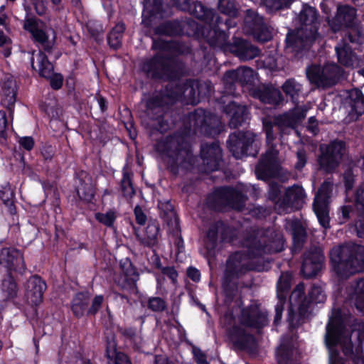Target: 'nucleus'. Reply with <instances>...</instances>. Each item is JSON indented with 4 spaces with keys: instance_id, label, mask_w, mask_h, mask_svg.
<instances>
[{
    "instance_id": "obj_1",
    "label": "nucleus",
    "mask_w": 364,
    "mask_h": 364,
    "mask_svg": "<svg viewBox=\"0 0 364 364\" xmlns=\"http://www.w3.org/2000/svg\"><path fill=\"white\" fill-rule=\"evenodd\" d=\"M235 26L231 19L216 18L213 24L197 26L196 34L202 38L210 48H218L225 54H232L240 60L254 59L260 54V50L250 41L240 37L234 36L232 41L229 38V29Z\"/></svg>"
},
{
    "instance_id": "obj_2",
    "label": "nucleus",
    "mask_w": 364,
    "mask_h": 364,
    "mask_svg": "<svg viewBox=\"0 0 364 364\" xmlns=\"http://www.w3.org/2000/svg\"><path fill=\"white\" fill-rule=\"evenodd\" d=\"M186 45L179 41L170 40L167 52H158L141 60L140 70L146 77L154 80L175 82L183 75L185 64L178 55L186 51Z\"/></svg>"
},
{
    "instance_id": "obj_3",
    "label": "nucleus",
    "mask_w": 364,
    "mask_h": 364,
    "mask_svg": "<svg viewBox=\"0 0 364 364\" xmlns=\"http://www.w3.org/2000/svg\"><path fill=\"white\" fill-rule=\"evenodd\" d=\"M319 14L315 7L307 4L302 5L297 20L299 27L289 29L285 38L286 48L295 58H303L318 37Z\"/></svg>"
},
{
    "instance_id": "obj_4",
    "label": "nucleus",
    "mask_w": 364,
    "mask_h": 364,
    "mask_svg": "<svg viewBox=\"0 0 364 364\" xmlns=\"http://www.w3.org/2000/svg\"><path fill=\"white\" fill-rule=\"evenodd\" d=\"M154 149L174 176L178 175L180 168L188 169L193 164L191 145L181 134L174 132L156 139Z\"/></svg>"
},
{
    "instance_id": "obj_5",
    "label": "nucleus",
    "mask_w": 364,
    "mask_h": 364,
    "mask_svg": "<svg viewBox=\"0 0 364 364\" xmlns=\"http://www.w3.org/2000/svg\"><path fill=\"white\" fill-rule=\"evenodd\" d=\"M325 301L326 294L319 285L312 284L306 296L304 284L299 283L289 295V307L287 318L289 328H299L311 314L314 306L322 304Z\"/></svg>"
},
{
    "instance_id": "obj_6",
    "label": "nucleus",
    "mask_w": 364,
    "mask_h": 364,
    "mask_svg": "<svg viewBox=\"0 0 364 364\" xmlns=\"http://www.w3.org/2000/svg\"><path fill=\"white\" fill-rule=\"evenodd\" d=\"M332 271L341 279L364 272V245L353 243L333 247L330 251Z\"/></svg>"
},
{
    "instance_id": "obj_7",
    "label": "nucleus",
    "mask_w": 364,
    "mask_h": 364,
    "mask_svg": "<svg viewBox=\"0 0 364 364\" xmlns=\"http://www.w3.org/2000/svg\"><path fill=\"white\" fill-rule=\"evenodd\" d=\"M147 117L156 123L152 129L161 134L167 132L171 128L170 108L159 91H156L145 102Z\"/></svg>"
},
{
    "instance_id": "obj_8",
    "label": "nucleus",
    "mask_w": 364,
    "mask_h": 364,
    "mask_svg": "<svg viewBox=\"0 0 364 364\" xmlns=\"http://www.w3.org/2000/svg\"><path fill=\"white\" fill-rule=\"evenodd\" d=\"M306 77L311 85L318 88H329L338 84L342 79L344 70L336 63L321 67L311 65L306 69Z\"/></svg>"
},
{
    "instance_id": "obj_9",
    "label": "nucleus",
    "mask_w": 364,
    "mask_h": 364,
    "mask_svg": "<svg viewBox=\"0 0 364 364\" xmlns=\"http://www.w3.org/2000/svg\"><path fill=\"white\" fill-rule=\"evenodd\" d=\"M91 293L80 291L75 293L70 301V310L75 318L80 319L83 316H95L100 310L104 303V296L95 295L91 301Z\"/></svg>"
},
{
    "instance_id": "obj_10",
    "label": "nucleus",
    "mask_w": 364,
    "mask_h": 364,
    "mask_svg": "<svg viewBox=\"0 0 364 364\" xmlns=\"http://www.w3.org/2000/svg\"><path fill=\"white\" fill-rule=\"evenodd\" d=\"M256 134L252 131L238 130L230 133L227 140V147L236 159L255 156L258 151L253 148Z\"/></svg>"
},
{
    "instance_id": "obj_11",
    "label": "nucleus",
    "mask_w": 364,
    "mask_h": 364,
    "mask_svg": "<svg viewBox=\"0 0 364 364\" xmlns=\"http://www.w3.org/2000/svg\"><path fill=\"white\" fill-rule=\"evenodd\" d=\"M346 151V144L343 140L334 139L325 147L321 146V154L318 159L321 169L326 173L333 172L340 165Z\"/></svg>"
},
{
    "instance_id": "obj_12",
    "label": "nucleus",
    "mask_w": 364,
    "mask_h": 364,
    "mask_svg": "<svg viewBox=\"0 0 364 364\" xmlns=\"http://www.w3.org/2000/svg\"><path fill=\"white\" fill-rule=\"evenodd\" d=\"M325 342L326 346L331 351V357L338 356L336 349L337 345L345 338L346 323L341 309H335L332 311V316L326 325Z\"/></svg>"
},
{
    "instance_id": "obj_13",
    "label": "nucleus",
    "mask_w": 364,
    "mask_h": 364,
    "mask_svg": "<svg viewBox=\"0 0 364 364\" xmlns=\"http://www.w3.org/2000/svg\"><path fill=\"white\" fill-rule=\"evenodd\" d=\"M263 131L266 134L268 144L272 143L277 137L282 138L284 135L289 134L291 129L296 125L289 112L275 116L272 120L269 118L262 119Z\"/></svg>"
},
{
    "instance_id": "obj_14",
    "label": "nucleus",
    "mask_w": 364,
    "mask_h": 364,
    "mask_svg": "<svg viewBox=\"0 0 364 364\" xmlns=\"http://www.w3.org/2000/svg\"><path fill=\"white\" fill-rule=\"evenodd\" d=\"M255 270L257 269L246 257L245 251L237 250L230 254L227 258L223 275L237 280Z\"/></svg>"
},
{
    "instance_id": "obj_15",
    "label": "nucleus",
    "mask_w": 364,
    "mask_h": 364,
    "mask_svg": "<svg viewBox=\"0 0 364 364\" xmlns=\"http://www.w3.org/2000/svg\"><path fill=\"white\" fill-rule=\"evenodd\" d=\"M239 321L244 327L261 330L269 323L268 313L260 304L252 303L241 309Z\"/></svg>"
},
{
    "instance_id": "obj_16",
    "label": "nucleus",
    "mask_w": 364,
    "mask_h": 364,
    "mask_svg": "<svg viewBox=\"0 0 364 364\" xmlns=\"http://www.w3.org/2000/svg\"><path fill=\"white\" fill-rule=\"evenodd\" d=\"M245 28L247 32L258 42L269 41L272 37V29L262 16L252 10H247L245 17Z\"/></svg>"
},
{
    "instance_id": "obj_17",
    "label": "nucleus",
    "mask_w": 364,
    "mask_h": 364,
    "mask_svg": "<svg viewBox=\"0 0 364 364\" xmlns=\"http://www.w3.org/2000/svg\"><path fill=\"white\" fill-rule=\"evenodd\" d=\"M226 334L235 350L250 353L257 350L255 336L248 333L242 326L234 324L226 330Z\"/></svg>"
},
{
    "instance_id": "obj_18",
    "label": "nucleus",
    "mask_w": 364,
    "mask_h": 364,
    "mask_svg": "<svg viewBox=\"0 0 364 364\" xmlns=\"http://www.w3.org/2000/svg\"><path fill=\"white\" fill-rule=\"evenodd\" d=\"M193 127L202 134L214 137L221 132V122L214 113L205 109H196L193 114Z\"/></svg>"
},
{
    "instance_id": "obj_19",
    "label": "nucleus",
    "mask_w": 364,
    "mask_h": 364,
    "mask_svg": "<svg viewBox=\"0 0 364 364\" xmlns=\"http://www.w3.org/2000/svg\"><path fill=\"white\" fill-rule=\"evenodd\" d=\"M200 156L202 160L201 171L205 173L219 170L223 162V150L218 141L202 143Z\"/></svg>"
},
{
    "instance_id": "obj_20",
    "label": "nucleus",
    "mask_w": 364,
    "mask_h": 364,
    "mask_svg": "<svg viewBox=\"0 0 364 364\" xmlns=\"http://www.w3.org/2000/svg\"><path fill=\"white\" fill-rule=\"evenodd\" d=\"M26 16L23 25V28L31 34V38L34 43L40 45L43 50L50 53L54 46V41L49 40L47 32L39 27V23H43L42 20L33 16H29V9H26Z\"/></svg>"
},
{
    "instance_id": "obj_21",
    "label": "nucleus",
    "mask_w": 364,
    "mask_h": 364,
    "mask_svg": "<svg viewBox=\"0 0 364 364\" xmlns=\"http://www.w3.org/2000/svg\"><path fill=\"white\" fill-rule=\"evenodd\" d=\"M173 4L178 9L188 12L191 16L196 18L202 21L204 24H200V26H205L208 24H213V18L215 17V13L213 9H209L203 5L201 1H196L191 2V0H171ZM199 23L194 22L196 29ZM196 34V30L195 31Z\"/></svg>"
},
{
    "instance_id": "obj_22",
    "label": "nucleus",
    "mask_w": 364,
    "mask_h": 364,
    "mask_svg": "<svg viewBox=\"0 0 364 364\" xmlns=\"http://www.w3.org/2000/svg\"><path fill=\"white\" fill-rule=\"evenodd\" d=\"M324 255L323 250L318 247H311L302 255L301 274L305 279L316 277L323 267Z\"/></svg>"
},
{
    "instance_id": "obj_23",
    "label": "nucleus",
    "mask_w": 364,
    "mask_h": 364,
    "mask_svg": "<svg viewBox=\"0 0 364 364\" xmlns=\"http://www.w3.org/2000/svg\"><path fill=\"white\" fill-rule=\"evenodd\" d=\"M0 265L6 272L17 273L21 276L27 270L23 252L16 247H3L0 250Z\"/></svg>"
},
{
    "instance_id": "obj_24",
    "label": "nucleus",
    "mask_w": 364,
    "mask_h": 364,
    "mask_svg": "<svg viewBox=\"0 0 364 364\" xmlns=\"http://www.w3.org/2000/svg\"><path fill=\"white\" fill-rule=\"evenodd\" d=\"M249 95L261 103L277 107L284 100L282 92L272 83L259 84L249 89Z\"/></svg>"
},
{
    "instance_id": "obj_25",
    "label": "nucleus",
    "mask_w": 364,
    "mask_h": 364,
    "mask_svg": "<svg viewBox=\"0 0 364 364\" xmlns=\"http://www.w3.org/2000/svg\"><path fill=\"white\" fill-rule=\"evenodd\" d=\"M357 10L349 4H338L335 16L328 21L333 33L349 28L356 24Z\"/></svg>"
},
{
    "instance_id": "obj_26",
    "label": "nucleus",
    "mask_w": 364,
    "mask_h": 364,
    "mask_svg": "<svg viewBox=\"0 0 364 364\" xmlns=\"http://www.w3.org/2000/svg\"><path fill=\"white\" fill-rule=\"evenodd\" d=\"M223 111L229 118L228 124L232 129H237L250 123L251 114L247 105L230 100L223 107Z\"/></svg>"
},
{
    "instance_id": "obj_27",
    "label": "nucleus",
    "mask_w": 364,
    "mask_h": 364,
    "mask_svg": "<svg viewBox=\"0 0 364 364\" xmlns=\"http://www.w3.org/2000/svg\"><path fill=\"white\" fill-rule=\"evenodd\" d=\"M305 198L304 189L300 186L294 185L286 190L279 205L285 211L299 210L303 208Z\"/></svg>"
},
{
    "instance_id": "obj_28",
    "label": "nucleus",
    "mask_w": 364,
    "mask_h": 364,
    "mask_svg": "<svg viewBox=\"0 0 364 364\" xmlns=\"http://www.w3.org/2000/svg\"><path fill=\"white\" fill-rule=\"evenodd\" d=\"M215 194L227 206L236 210H242L247 200L245 194L232 186L220 187L216 190Z\"/></svg>"
},
{
    "instance_id": "obj_29",
    "label": "nucleus",
    "mask_w": 364,
    "mask_h": 364,
    "mask_svg": "<svg viewBox=\"0 0 364 364\" xmlns=\"http://www.w3.org/2000/svg\"><path fill=\"white\" fill-rule=\"evenodd\" d=\"M1 105L9 112V117L13 119L18 87L16 82L11 76L5 77L1 84Z\"/></svg>"
},
{
    "instance_id": "obj_30",
    "label": "nucleus",
    "mask_w": 364,
    "mask_h": 364,
    "mask_svg": "<svg viewBox=\"0 0 364 364\" xmlns=\"http://www.w3.org/2000/svg\"><path fill=\"white\" fill-rule=\"evenodd\" d=\"M75 178L79 181L75 189L76 196L85 204L91 203L95 195L92 177L87 171L81 170L75 173Z\"/></svg>"
},
{
    "instance_id": "obj_31",
    "label": "nucleus",
    "mask_w": 364,
    "mask_h": 364,
    "mask_svg": "<svg viewBox=\"0 0 364 364\" xmlns=\"http://www.w3.org/2000/svg\"><path fill=\"white\" fill-rule=\"evenodd\" d=\"M0 291L4 302H12L17 299L19 285L18 277L11 272H5L0 279Z\"/></svg>"
},
{
    "instance_id": "obj_32",
    "label": "nucleus",
    "mask_w": 364,
    "mask_h": 364,
    "mask_svg": "<svg viewBox=\"0 0 364 364\" xmlns=\"http://www.w3.org/2000/svg\"><path fill=\"white\" fill-rule=\"evenodd\" d=\"M46 289L47 284L41 277L38 274L32 275L27 282L26 296L33 306H38L43 301Z\"/></svg>"
},
{
    "instance_id": "obj_33",
    "label": "nucleus",
    "mask_w": 364,
    "mask_h": 364,
    "mask_svg": "<svg viewBox=\"0 0 364 364\" xmlns=\"http://www.w3.org/2000/svg\"><path fill=\"white\" fill-rule=\"evenodd\" d=\"M338 63L346 68H353L359 64V56L346 38H342L335 46Z\"/></svg>"
},
{
    "instance_id": "obj_34",
    "label": "nucleus",
    "mask_w": 364,
    "mask_h": 364,
    "mask_svg": "<svg viewBox=\"0 0 364 364\" xmlns=\"http://www.w3.org/2000/svg\"><path fill=\"white\" fill-rule=\"evenodd\" d=\"M134 235L140 244L147 247H154L159 243L160 235V226L156 220H149L144 233L140 235L139 229L133 227Z\"/></svg>"
},
{
    "instance_id": "obj_35",
    "label": "nucleus",
    "mask_w": 364,
    "mask_h": 364,
    "mask_svg": "<svg viewBox=\"0 0 364 364\" xmlns=\"http://www.w3.org/2000/svg\"><path fill=\"white\" fill-rule=\"evenodd\" d=\"M278 172L279 166L276 161L270 156L260 159L255 168L257 178L264 181L275 178Z\"/></svg>"
},
{
    "instance_id": "obj_36",
    "label": "nucleus",
    "mask_w": 364,
    "mask_h": 364,
    "mask_svg": "<svg viewBox=\"0 0 364 364\" xmlns=\"http://www.w3.org/2000/svg\"><path fill=\"white\" fill-rule=\"evenodd\" d=\"M223 220H219L210 224L203 240L204 247L208 257H215L217 253L219 237V226Z\"/></svg>"
},
{
    "instance_id": "obj_37",
    "label": "nucleus",
    "mask_w": 364,
    "mask_h": 364,
    "mask_svg": "<svg viewBox=\"0 0 364 364\" xmlns=\"http://www.w3.org/2000/svg\"><path fill=\"white\" fill-rule=\"evenodd\" d=\"M292 247L291 252L295 255L299 253L302 249L307 240V232L301 221L299 220H293L290 224Z\"/></svg>"
},
{
    "instance_id": "obj_38",
    "label": "nucleus",
    "mask_w": 364,
    "mask_h": 364,
    "mask_svg": "<svg viewBox=\"0 0 364 364\" xmlns=\"http://www.w3.org/2000/svg\"><path fill=\"white\" fill-rule=\"evenodd\" d=\"M155 35L176 37L184 33L183 23L178 19L168 20L159 23L154 28Z\"/></svg>"
},
{
    "instance_id": "obj_39",
    "label": "nucleus",
    "mask_w": 364,
    "mask_h": 364,
    "mask_svg": "<svg viewBox=\"0 0 364 364\" xmlns=\"http://www.w3.org/2000/svg\"><path fill=\"white\" fill-rule=\"evenodd\" d=\"M37 62L38 63V69H37L34 65V57L32 55L31 57V65L33 70L38 71L40 77L43 78H48L50 75L53 73L54 67L53 64L48 60L46 54L42 51L39 50L37 55Z\"/></svg>"
},
{
    "instance_id": "obj_40",
    "label": "nucleus",
    "mask_w": 364,
    "mask_h": 364,
    "mask_svg": "<svg viewBox=\"0 0 364 364\" xmlns=\"http://www.w3.org/2000/svg\"><path fill=\"white\" fill-rule=\"evenodd\" d=\"M159 91L164 100L167 102V105L170 109L183 97V90H181V82L176 83L175 85L168 84Z\"/></svg>"
},
{
    "instance_id": "obj_41",
    "label": "nucleus",
    "mask_w": 364,
    "mask_h": 364,
    "mask_svg": "<svg viewBox=\"0 0 364 364\" xmlns=\"http://www.w3.org/2000/svg\"><path fill=\"white\" fill-rule=\"evenodd\" d=\"M235 279L223 275L222 282V294L225 305L230 306L234 301L238 291V282Z\"/></svg>"
},
{
    "instance_id": "obj_42",
    "label": "nucleus",
    "mask_w": 364,
    "mask_h": 364,
    "mask_svg": "<svg viewBox=\"0 0 364 364\" xmlns=\"http://www.w3.org/2000/svg\"><path fill=\"white\" fill-rule=\"evenodd\" d=\"M126 30L123 22L117 23L107 34V40L109 48L114 50H119L122 46V38Z\"/></svg>"
},
{
    "instance_id": "obj_43",
    "label": "nucleus",
    "mask_w": 364,
    "mask_h": 364,
    "mask_svg": "<svg viewBox=\"0 0 364 364\" xmlns=\"http://www.w3.org/2000/svg\"><path fill=\"white\" fill-rule=\"evenodd\" d=\"M282 90L293 103H297L303 90V85L294 78L287 79L282 85Z\"/></svg>"
},
{
    "instance_id": "obj_44",
    "label": "nucleus",
    "mask_w": 364,
    "mask_h": 364,
    "mask_svg": "<svg viewBox=\"0 0 364 364\" xmlns=\"http://www.w3.org/2000/svg\"><path fill=\"white\" fill-rule=\"evenodd\" d=\"M239 85L242 87H247L249 90L255 85L257 79V73L249 67H240L236 70Z\"/></svg>"
},
{
    "instance_id": "obj_45",
    "label": "nucleus",
    "mask_w": 364,
    "mask_h": 364,
    "mask_svg": "<svg viewBox=\"0 0 364 364\" xmlns=\"http://www.w3.org/2000/svg\"><path fill=\"white\" fill-rule=\"evenodd\" d=\"M354 330L358 331L357 345L354 350L353 362L355 364H364V321L358 323Z\"/></svg>"
},
{
    "instance_id": "obj_46",
    "label": "nucleus",
    "mask_w": 364,
    "mask_h": 364,
    "mask_svg": "<svg viewBox=\"0 0 364 364\" xmlns=\"http://www.w3.org/2000/svg\"><path fill=\"white\" fill-rule=\"evenodd\" d=\"M164 13L162 0H144L142 16L144 18H156Z\"/></svg>"
},
{
    "instance_id": "obj_47",
    "label": "nucleus",
    "mask_w": 364,
    "mask_h": 364,
    "mask_svg": "<svg viewBox=\"0 0 364 364\" xmlns=\"http://www.w3.org/2000/svg\"><path fill=\"white\" fill-rule=\"evenodd\" d=\"M349 105L352 111L360 116L364 113V95L358 88L348 92Z\"/></svg>"
},
{
    "instance_id": "obj_48",
    "label": "nucleus",
    "mask_w": 364,
    "mask_h": 364,
    "mask_svg": "<svg viewBox=\"0 0 364 364\" xmlns=\"http://www.w3.org/2000/svg\"><path fill=\"white\" fill-rule=\"evenodd\" d=\"M313 208L315 214L316 215L319 224L321 225V227H323L325 229L329 228L330 218L328 215V211L325 207L323 202L321 201L318 199V195H316L315 197L313 204Z\"/></svg>"
},
{
    "instance_id": "obj_49",
    "label": "nucleus",
    "mask_w": 364,
    "mask_h": 364,
    "mask_svg": "<svg viewBox=\"0 0 364 364\" xmlns=\"http://www.w3.org/2000/svg\"><path fill=\"white\" fill-rule=\"evenodd\" d=\"M181 83L183 97L187 98L188 102L194 105L199 103L196 81L189 79Z\"/></svg>"
},
{
    "instance_id": "obj_50",
    "label": "nucleus",
    "mask_w": 364,
    "mask_h": 364,
    "mask_svg": "<svg viewBox=\"0 0 364 364\" xmlns=\"http://www.w3.org/2000/svg\"><path fill=\"white\" fill-rule=\"evenodd\" d=\"M218 9L220 13L227 16L225 18L222 17L223 21H225L227 18L230 19V16H235L237 14V9H236L235 4L232 0H218ZM213 10L215 11L214 9ZM218 17L221 18V16H219L217 15V14H215V17L213 18V23L215 22L216 18Z\"/></svg>"
},
{
    "instance_id": "obj_51",
    "label": "nucleus",
    "mask_w": 364,
    "mask_h": 364,
    "mask_svg": "<svg viewBox=\"0 0 364 364\" xmlns=\"http://www.w3.org/2000/svg\"><path fill=\"white\" fill-rule=\"evenodd\" d=\"M222 81L225 92L229 95H235L236 87L239 85L236 70H229L226 71L223 75Z\"/></svg>"
},
{
    "instance_id": "obj_52",
    "label": "nucleus",
    "mask_w": 364,
    "mask_h": 364,
    "mask_svg": "<svg viewBox=\"0 0 364 364\" xmlns=\"http://www.w3.org/2000/svg\"><path fill=\"white\" fill-rule=\"evenodd\" d=\"M133 173L127 171L122 173V178L120 182V188L122 195L125 198H132L135 195V191L132 182Z\"/></svg>"
},
{
    "instance_id": "obj_53",
    "label": "nucleus",
    "mask_w": 364,
    "mask_h": 364,
    "mask_svg": "<svg viewBox=\"0 0 364 364\" xmlns=\"http://www.w3.org/2000/svg\"><path fill=\"white\" fill-rule=\"evenodd\" d=\"M266 246L259 240L252 241L247 247L245 254L249 260L262 257L265 253Z\"/></svg>"
},
{
    "instance_id": "obj_54",
    "label": "nucleus",
    "mask_w": 364,
    "mask_h": 364,
    "mask_svg": "<svg viewBox=\"0 0 364 364\" xmlns=\"http://www.w3.org/2000/svg\"><path fill=\"white\" fill-rule=\"evenodd\" d=\"M354 293L355 308L364 315V277L357 280Z\"/></svg>"
},
{
    "instance_id": "obj_55",
    "label": "nucleus",
    "mask_w": 364,
    "mask_h": 364,
    "mask_svg": "<svg viewBox=\"0 0 364 364\" xmlns=\"http://www.w3.org/2000/svg\"><path fill=\"white\" fill-rule=\"evenodd\" d=\"M291 284V275L288 273H282L277 283V296H288Z\"/></svg>"
},
{
    "instance_id": "obj_56",
    "label": "nucleus",
    "mask_w": 364,
    "mask_h": 364,
    "mask_svg": "<svg viewBox=\"0 0 364 364\" xmlns=\"http://www.w3.org/2000/svg\"><path fill=\"white\" fill-rule=\"evenodd\" d=\"M348 31L346 35V41L356 46L364 44V32L362 28L359 27L357 23L352 27L348 28Z\"/></svg>"
},
{
    "instance_id": "obj_57",
    "label": "nucleus",
    "mask_w": 364,
    "mask_h": 364,
    "mask_svg": "<svg viewBox=\"0 0 364 364\" xmlns=\"http://www.w3.org/2000/svg\"><path fill=\"white\" fill-rule=\"evenodd\" d=\"M359 213H360V211H358L355 205H343L338 212L339 223L343 224L347 223L354 217L358 218V214Z\"/></svg>"
},
{
    "instance_id": "obj_58",
    "label": "nucleus",
    "mask_w": 364,
    "mask_h": 364,
    "mask_svg": "<svg viewBox=\"0 0 364 364\" xmlns=\"http://www.w3.org/2000/svg\"><path fill=\"white\" fill-rule=\"evenodd\" d=\"M199 102L208 100L213 90V85L209 80L196 81Z\"/></svg>"
},
{
    "instance_id": "obj_59",
    "label": "nucleus",
    "mask_w": 364,
    "mask_h": 364,
    "mask_svg": "<svg viewBox=\"0 0 364 364\" xmlns=\"http://www.w3.org/2000/svg\"><path fill=\"white\" fill-rule=\"evenodd\" d=\"M117 218V213L112 209H109L105 213L97 212L95 214L97 221L109 228L114 227Z\"/></svg>"
},
{
    "instance_id": "obj_60",
    "label": "nucleus",
    "mask_w": 364,
    "mask_h": 364,
    "mask_svg": "<svg viewBox=\"0 0 364 364\" xmlns=\"http://www.w3.org/2000/svg\"><path fill=\"white\" fill-rule=\"evenodd\" d=\"M123 353L117 350V343L114 334L106 337L105 356L109 361L116 358V355L119 353Z\"/></svg>"
},
{
    "instance_id": "obj_61",
    "label": "nucleus",
    "mask_w": 364,
    "mask_h": 364,
    "mask_svg": "<svg viewBox=\"0 0 364 364\" xmlns=\"http://www.w3.org/2000/svg\"><path fill=\"white\" fill-rule=\"evenodd\" d=\"M120 266L127 279L131 280L133 283L138 280L139 274L137 270L129 259H127L123 263L121 262Z\"/></svg>"
},
{
    "instance_id": "obj_62",
    "label": "nucleus",
    "mask_w": 364,
    "mask_h": 364,
    "mask_svg": "<svg viewBox=\"0 0 364 364\" xmlns=\"http://www.w3.org/2000/svg\"><path fill=\"white\" fill-rule=\"evenodd\" d=\"M277 364H294L292 351L287 346H282L277 353Z\"/></svg>"
},
{
    "instance_id": "obj_63",
    "label": "nucleus",
    "mask_w": 364,
    "mask_h": 364,
    "mask_svg": "<svg viewBox=\"0 0 364 364\" xmlns=\"http://www.w3.org/2000/svg\"><path fill=\"white\" fill-rule=\"evenodd\" d=\"M147 307L154 312H162L166 309L167 304L164 299L152 296L148 299Z\"/></svg>"
},
{
    "instance_id": "obj_64",
    "label": "nucleus",
    "mask_w": 364,
    "mask_h": 364,
    "mask_svg": "<svg viewBox=\"0 0 364 364\" xmlns=\"http://www.w3.org/2000/svg\"><path fill=\"white\" fill-rule=\"evenodd\" d=\"M173 237L174 239V245L177 248L178 252H182L185 249L184 241L181 235V230L179 224V220L176 218L175 227L172 231Z\"/></svg>"
}]
</instances>
